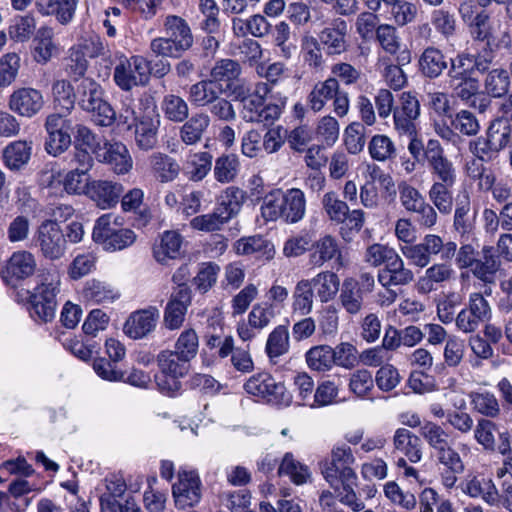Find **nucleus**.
Here are the masks:
<instances>
[{"label":"nucleus","mask_w":512,"mask_h":512,"mask_svg":"<svg viewBox=\"0 0 512 512\" xmlns=\"http://www.w3.org/2000/svg\"><path fill=\"white\" fill-rule=\"evenodd\" d=\"M306 212V199L302 190L291 188L282 192L275 190L263 199L261 214L266 221L282 219L286 223H297Z\"/></svg>","instance_id":"obj_1"},{"label":"nucleus","mask_w":512,"mask_h":512,"mask_svg":"<svg viewBox=\"0 0 512 512\" xmlns=\"http://www.w3.org/2000/svg\"><path fill=\"white\" fill-rule=\"evenodd\" d=\"M76 102L98 126L108 127L115 122V111L104 99V90L93 78L75 79Z\"/></svg>","instance_id":"obj_2"},{"label":"nucleus","mask_w":512,"mask_h":512,"mask_svg":"<svg viewBox=\"0 0 512 512\" xmlns=\"http://www.w3.org/2000/svg\"><path fill=\"white\" fill-rule=\"evenodd\" d=\"M457 244L454 241H444L436 234H427L417 244H407L401 247L402 254L416 267H427L434 256L444 262L451 261L456 253Z\"/></svg>","instance_id":"obj_3"},{"label":"nucleus","mask_w":512,"mask_h":512,"mask_svg":"<svg viewBox=\"0 0 512 512\" xmlns=\"http://www.w3.org/2000/svg\"><path fill=\"white\" fill-rule=\"evenodd\" d=\"M156 362L159 372L154 379L159 390L169 395L178 392L181 389L180 379L189 373L190 363L168 349L158 353Z\"/></svg>","instance_id":"obj_4"},{"label":"nucleus","mask_w":512,"mask_h":512,"mask_svg":"<svg viewBox=\"0 0 512 512\" xmlns=\"http://www.w3.org/2000/svg\"><path fill=\"white\" fill-rule=\"evenodd\" d=\"M512 128L504 126L499 129V121L492 120L483 135L476 136L469 140L468 151L473 157L491 162L498 158L509 141Z\"/></svg>","instance_id":"obj_5"},{"label":"nucleus","mask_w":512,"mask_h":512,"mask_svg":"<svg viewBox=\"0 0 512 512\" xmlns=\"http://www.w3.org/2000/svg\"><path fill=\"white\" fill-rule=\"evenodd\" d=\"M60 280L57 276L43 275L41 282L30 295V314L43 322H50L55 317Z\"/></svg>","instance_id":"obj_6"},{"label":"nucleus","mask_w":512,"mask_h":512,"mask_svg":"<svg viewBox=\"0 0 512 512\" xmlns=\"http://www.w3.org/2000/svg\"><path fill=\"white\" fill-rule=\"evenodd\" d=\"M353 463L351 448L346 445L333 448L331 459L321 463V472L335 491L339 489V482L356 480V474L351 467Z\"/></svg>","instance_id":"obj_7"},{"label":"nucleus","mask_w":512,"mask_h":512,"mask_svg":"<svg viewBox=\"0 0 512 512\" xmlns=\"http://www.w3.org/2000/svg\"><path fill=\"white\" fill-rule=\"evenodd\" d=\"M149 62L141 56L131 58L121 57L114 68L113 79L116 85L124 91L133 87L143 86L149 80Z\"/></svg>","instance_id":"obj_8"},{"label":"nucleus","mask_w":512,"mask_h":512,"mask_svg":"<svg viewBox=\"0 0 512 512\" xmlns=\"http://www.w3.org/2000/svg\"><path fill=\"white\" fill-rule=\"evenodd\" d=\"M433 183L454 186L457 181V171L444 149L437 140H429L424 151Z\"/></svg>","instance_id":"obj_9"},{"label":"nucleus","mask_w":512,"mask_h":512,"mask_svg":"<svg viewBox=\"0 0 512 512\" xmlns=\"http://www.w3.org/2000/svg\"><path fill=\"white\" fill-rule=\"evenodd\" d=\"M34 241L47 259L57 260L65 254L67 243L65 234L54 220H45L38 226Z\"/></svg>","instance_id":"obj_10"},{"label":"nucleus","mask_w":512,"mask_h":512,"mask_svg":"<svg viewBox=\"0 0 512 512\" xmlns=\"http://www.w3.org/2000/svg\"><path fill=\"white\" fill-rule=\"evenodd\" d=\"M244 388L248 394L261 397L268 403L288 405L291 400L285 385L282 382H277L268 373L253 375L245 383Z\"/></svg>","instance_id":"obj_11"},{"label":"nucleus","mask_w":512,"mask_h":512,"mask_svg":"<svg viewBox=\"0 0 512 512\" xmlns=\"http://www.w3.org/2000/svg\"><path fill=\"white\" fill-rule=\"evenodd\" d=\"M453 95L461 102L469 105L480 114L487 112L491 100L480 92V81L476 77H465L449 80Z\"/></svg>","instance_id":"obj_12"},{"label":"nucleus","mask_w":512,"mask_h":512,"mask_svg":"<svg viewBox=\"0 0 512 512\" xmlns=\"http://www.w3.org/2000/svg\"><path fill=\"white\" fill-rule=\"evenodd\" d=\"M96 158L107 164L118 175L127 174L133 167L128 148L118 141H106L103 147L96 151Z\"/></svg>","instance_id":"obj_13"},{"label":"nucleus","mask_w":512,"mask_h":512,"mask_svg":"<svg viewBox=\"0 0 512 512\" xmlns=\"http://www.w3.org/2000/svg\"><path fill=\"white\" fill-rule=\"evenodd\" d=\"M124 191L122 184L110 180H91L86 187V196L98 208L111 209L117 205Z\"/></svg>","instance_id":"obj_14"},{"label":"nucleus","mask_w":512,"mask_h":512,"mask_svg":"<svg viewBox=\"0 0 512 512\" xmlns=\"http://www.w3.org/2000/svg\"><path fill=\"white\" fill-rule=\"evenodd\" d=\"M36 266V259L29 251L14 252L1 272L2 278L7 284L15 285L16 282L32 276Z\"/></svg>","instance_id":"obj_15"},{"label":"nucleus","mask_w":512,"mask_h":512,"mask_svg":"<svg viewBox=\"0 0 512 512\" xmlns=\"http://www.w3.org/2000/svg\"><path fill=\"white\" fill-rule=\"evenodd\" d=\"M201 483L194 472L179 473L178 481L172 486L175 504L180 509L197 504L201 498Z\"/></svg>","instance_id":"obj_16"},{"label":"nucleus","mask_w":512,"mask_h":512,"mask_svg":"<svg viewBox=\"0 0 512 512\" xmlns=\"http://www.w3.org/2000/svg\"><path fill=\"white\" fill-rule=\"evenodd\" d=\"M348 26L346 21L337 18L319 34L320 43L329 56L341 55L348 50Z\"/></svg>","instance_id":"obj_17"},{"label":"nucleus","mask_w":512,"mask_h":512,"mask_svg":"<svg viewBox=\"0 0 512 512\" xmlns=\"http://www.w3.org/2000/svg\"><path fill=\"white\" fill-rule=\"evenodd\" d=\"M245 200V192L238 187H228L220 195L217 206L211 212L218 229L236 216Z\"/></svg>","instance_id":"obj_18"},{"label":"nucleus","mask_w":512,"mask_h":512,"mask_svg":"<svg viewBox=\"0 0 512 512\" xmlns=\"http://www.w3.org/2000/svg\"><path fill=\"white\" fill-rule=\"evenodd\" d=\"M245 200V192L238 187H228L220 195L217 206L211 212L218 229L236 216Z\"/></svg>","instance_id":"obj_19"},{"label":"nucleus","mask_w":512,"mask_h":512,"mask_svg":"<svg viewBox=\"0 0 512 512\" xmlns=\"http://www.w3.org/2000/svg\"><path fill=\"white\" fill-rule=\"evenodd\" d=\"M442 484L452 488L457 482L458 475L465 470L464 462L453 445L435 454Z\"/></svg>","instance_id":"obj_20"},{"label":"nucleus","mask_w":512,"mask_h":512,"mask_svg":"<svg viewBox=\"0 0 512 512\" xmlns=\"http://www.w3.org/2000/svg\"><path fill=\"white\" fill-rule=\"evenodd\" d=\"M44 106L42 93L34 88H20L12 93L9 107L20 116L31 118Z\"/></svg>","instance_id":"obj_21"},{"label":"nucleus","mask_w":512,"mask_h":512,"mask_svg":"<svg viewBox=\"0 0 512 512\" xmlns=\"http://www.w3.org/2000/svg\"><path fill=\"white\" fill-rule=\"evenodd\" d=\"M500 268L501 260L495 248L492 246H483L481 251L477 253V259L471 272L475 278L484 284H493Z\"/></svg>","instance_id":"obj_22"},{"label":"nucleus","mask_w":512,"mask_h":512,"mask_svg":"<svg viewBox=\"0 0 512 512\" xmlns=\"http://www.w3.org/2000/svg\"><path fill=\"white\" fill-rule=\"evenodd\" d=\"M159 318L156 307L136 311L132 313L124 325V332L132 339H140L154 330Z\"/></svg>","instance_id":"obj_23"},{"label":"nucleus","mask_w":512,"mask_h":512,"mask_svg":"<svg viewBox=\"0 0 512 512\" xmlns=\"http://www.w3.org/2000/svg\"><path fill=\"white\" fill-rule=\"evenodd\" d=\"M482 86L484 89L482 93L487 98H504L510 93L512 86L510 74L502 67L493 68L485 74Z\"/></svg>","instance_id":"obj_24"},{"label":"nucleus","mask_w":512,"mask_h":512,"mask_svg":"<svg viewBox=\"0 0 512 512\" xmlns=\"http://www.w3.org/2000/svg\"><path fill=\"white\" fill-rule=\"evenodd\" d=\"M165 36L174 46L185 52L193 44V36L186 21L175 15L166 17L164 22Z\"/></svg>","instance_id":"obj_25"},{"label":"nucleus","mask_w":512,"mask_h":512,"mask_svg":"<svg viewBox=\"0 0 512 512\" xmlns=\"http://www.w3.org/2000/svg\"><path fill=\"white\" fill-rule=\"evenodd\" d=\"M210 123L211 118L207 113L199 111L192 114L180 127L179 137L181 141L186 145L199 143L209 128Z\"/></svg>","instance_id":"obj_26"},{"label":"nucleus","mask_w":512,"mask_h":512,"mask_svg":"<svg viewBox=\"0 0 512 512\" xmlns=\"http://www.w3.org/2000/svg\"><path fill=\"white\" fill-rule=\"evenodd\" d=\"M159 125V115H144L139 119L135 127V141L139 149L149 151L156 147Z\"/></svg>","instance_id":"obj_27"},{"label":"nucleus","mask_w":512,"mask_h":512,"mask_svg":"<svg viewBox=\"0 0 512 512\" xmlns=\"http://www.w3.org/2000/svg\"><path fill=\"white\" fill-rule=\"evenodd\" d=\"M421 74L429 79L440 77L448 69V62L444 53L434 47L429 46L424 49L418 61Z\"/></svg>","instance_id":"obj_28"},{"label":"nucleus","mask_w":512,"mask_h":512,"mask_svg":"<svg viewBox=\"0 0 512 512\" xmlns=\"http://www.w3.org/2000/svg\"><path fill=\"white\" fill-rule=\"evenodd\" d=\"M311 247L310 263L313 266L320 267L334 258L341 264V249L335 237L324 235L312 243Z\"/></svg>","instance_id":"obj_29"},{"label":"nucleus","mask_w":512,"mask_h":512,"mask_svg":"<svg viewBox=\"0 0 512 512\" xmlns=\"http://www.w3.org/2000/svg\"><path fill=\"white\" fill-rule=\"evenodd\" d=\"M223 93L221 84H217L212 78L200 80L192 84L188 89V100L195 107L208 106L218 99Z\"/></svg>","instance_id":"obj_30"},{"label":"nucleus","mask_w":512,"mask_h":512,"mask_svg":"<svg viewBox=\"0 0 512 512\" xmlns=\"http://www.w3.org/2000/svg\"><path fill=\"white\" fill-rule=\"evenodd\" d=\"M394 449L412 463H417L422 458V445L419 436L406 428H398L393 437Z\"/></svg>","instance_id":"obj_31"},{"label":"nucleus","mask_w":512,"mask_h":512,"mask_svg":"<svg viewBox=\"0 0 512 512\" xmlns=\"http://www.w3.org/2000/svg\"><path fill=\"white\" fill-rule=\"evenodd\" d=\"M32 154V142L18 140L8 144L2 153L4 164L10 170L18 171L28 164Z\"/></svg>","instance_id":"obj_32"},{"label":"nucleus","mask_w":512,"mask_h":512,"mask_svg":"<svg viewBox=\"0 0 512 512\" xmlns=\"http://www.w3.org/2000/svg\"><path fill=\"white\" fill-rule=\"evenodd\" d=\"M454 270L448 262L435 263L425 270L419 278L416 287L420 293H429L434 290V284L443 283L452 279Z\"/></svg>","instance_id":"obj_33"},{"label":"nucleus","mask_w":512,"mask_h":512,"mask_svg":"<svg viewBox=\"0 0 512 512\" xmlns=\"http://www.w3.org/2000/svg\"><path fill=\"white\" fill-rule=\"evenodd\" d=\"M78 0H37L36 5L43 15H54L61 24L69 23L76 10Z\"/></svg>","instance_id":"obj_34"},{"label":"nucleus","mask_w":512,"mask_h":512,"mask_svg":"<svg viewBox=\"0 0 512 512\" xmlns=\"http://www.w3.org/2000/svg\"><path fill=\"white\" fill-rule=\"evenodd\" d=\"M313 291L322 303H327L334 299L339 291L340 280L337 274L331 271L318 273L312 279H307Z\"/></svg>","instance_id":"obj_35"},{"label":"nucleus","mask_w":512,"mask_h":512,"mask_svg":"<svg viewBox=\"0 0 512 512\" xmlns=\"http://www.w3.org/2000/svg\"><path fill=\"white\" fill-rule=\"evenodd\" d=\"M149 163L154 176L162 183L171 182L179 175V164L165 153H153L149 157Z\"/></svg>","instance_id":"obj_36"},{"label":"nucleus","mask_w":512,"mask_h":512,"mask_svg":"<svg viewBox=\"0 0 512 512\" xmlns=\"http://www.w3.org/2000/svg\"><path fill=\"white\" fill-rule=\"evenodd\" d=\"M341 307L350 315L360 313L363 307V292L358 282L353 279L345 280L339 295Z\"/></svg>","instance_id":"obj_37"},{"label":"nucleus","mask_w":512,"mask_h":512,"mask_svg":"<svg viewBox=\"0 0 512 512\" xmlns=\"http://www.w3.org/2000/svg\"><path fill=\"white\" fill-rule=\"evenodd\" d=\"M450 123L460 137H476L481 131V124L476 114L468 109H461L449 115Z\"/></svg>","instance_id":"obj_38"},{"label":"nucleus","mask_w":512,"mask_h":512,"mask_svg":"<svg viewBox=\"0 0 512 512\" xmlns=\"http://www.w3.org/2000/svg\"><path fill=\"white\" fill-rule=\"evenodd\" d=\"M339 83L336 78L330 77L325 81L318 82L308 95V106L314 112L321 111L326 101L331 100L337 93Z\"/></svg>","instance_id":"obj_39"},{"label":"nucleus","mask_w":512,"mask_h":512,"mask_svg":"<svg viewBox=\"0 0 512 512\" xmlns=\"http://www.w3.org/2000/svg\"><path fill=\"white\" fill-rule=\"evenodd\" d=\"M182 237L176 231H166L162 235L159 245L154 246L153 254L157 262L166 264L169 259L180 255Z\"/></svg>","instance_id":"obj_40"},{"label":"nucleus","mask_w":512,"mask_h":512,"mask_svg":"<svg viewBox=\"0 0 512 512\" xmlns=\"http://www.w3.org/2000/svg\"><path fill=\"white\" fill-rule=\"evenodd\" d=\"M473 214L471 208V198L467 192L456 198V207L454 212L453 227L460 235H465L472 230Z\"/></svg>","instance_id":"obj_41"},{"label":"nucleus","mask_w":512,"mask_h":512,"mask_svg":"<svg viewBox=\"0 0 512 512\" xmlns=\"http://www.w3.org/2000/svg\"><path fill=\"white\" fill-rule=\"evenodd\" d=\"M420 435L433 450L434 455L453 445L447 431L435 422H425L419 430Z\"/></svg>","instance_id":"obj_42"},{"label":"nucleus","mask_w":512,"mask_h":512,"mask_svg":"<svg viewBox=\"0 0 512 512\" xmlns=\"http://www.w3.org/2000/svg\"><path fill=\"white\" fill-rule=\"evenodd\" d=\"M119 217L112 213L104 214L100 216L95 223L93 228L92 238L93 240L102 245L106 250L108 241L111 240L116 231L121 227L122 223L119 222Z\"/></svg>","instance_id":"obj_43"},{"label":"nucleus","mask_w":512,"mask_h":512,"mask_svg":"<svg viewBox=\"0 0 512 512\" xmlns=\"http://www.w3.org/2000/svg\"><path fill=\"white\" fill-rule=\"evenodd\" d=\"M161 109L165 118L174 123H182L189 116L188 103L179 95H165L161 102Z\"/></svg>","instance_id":"obj_44"},{"label":"nucleus","mask_w":512,"mask_h":512,"mask_svg":"<svg viewBox=\"0 0 512 512\" xmlns=\"http://www.w3.org/2000/svg\"><path fill=\"white\" fill-rule=\"evenodd\" d=\"M306 362L310 369L318 372L328 371L334 364L332 347L317 345L306 352Z\"/></svg>","instance_id":"obj_45"},{"label":"nucleus","mask_w":512,"mask_h":512,"mask_svg":"<svg viewBox=\"0 0 512 512\" xmlns=\"http://www.w3.org/2000/svg\"><path fill=\"white\" fill-rule=\"evenodd\" d=\"M383 16L393 20L397 25L404 26L414 21L417 15V7L404 0H396L383 10Z\"/></svg>","instance_id":"obj_46"},{"label":"nucleus","mask_w":512,"mask_h":512,"mask_svg":"<svg viewBox=\"0 0 512 512\" xmlns=\"http://www.w3.org/2000/svg\"><path fill=\"white\" fill-rule=\"evenodd\" d=\"M241 66L233 59H220L215 62L210 71V77L217 83L230 84L237 80L241 74Z\"/></svg>","instance_id":"obj_47"},{"label":"nucleus","mask_w":512,"mask_h":512,"mask_svg":"<svg viewBox=\"0 0 512 512\" xmlns=\"http://www.w3.org/2000/svg\"><path fill=\"white\" fill-rule=\"evenodd\" d=\"M239 166V160L235 154H223L215 161L214 177L220 183L233 182L238 175Z\"/></svg>","instance_id":"obj_48"},{"label":"nucleus","mask_w":512,"mask_h":512,"mask_svg":"<svg viewBox=\"0 0 512 512\" xmlns=\"http://www.w3.org/2000/svg\"><path fill=\"white\" fill-rule=\"evenodd\" d=\"M54 102L70 113L76 103V89L70 81L65 79L56 80L52 85Z\"/></svg>","instance_id":"obj_49"},{"label":"nucleus","mask_w":512,"mask_h":512,"mask_svg":"<svg viewBox=\"0 0 512 512\" xmlns=\"http://www.w3.org/2000/svg\"><path fill=\"white\" fill-rule=\"evenodd\" d=\"M313 301L314 292L307 279L297 282L293 292V311L302 316L307 315L312 311Z\"/></svg>","instance_id":"obj_50"},{"label":"nucleus","mask_w":512,"mask_h":512,"mask_svg":"<svg viewBox=\"0 0 512 512\" xmlns=\"http://www.w3.org/2000/svg\"><path fill=\"white\" fill-rule=\"evenodd\" d=\"M322 206L328 218L337 224L344 223L349 211V206L341 200L337 193L327 192L322 197Z\"/></svg>","instance_id":"obj_51"},{"label":"nucleus","mask_w":512,"mask_h":512,"mask_svg":"<svg viewBox=\"0 0 512 512\" xmlns=\"http://www.w3.org/2000/svg\"><path fill=\"white\" fill-rule=\"evenodd\" d=\"M198 348L199 339L197 333L193 329H186L179 335L172 352L190 363L196 357Z\"/></svg>","instance_id":"obj_52"},{"label":"nucleus","mask_w":512,"mask_h":512,"mask_svg":"<svg viewBox=\"0 0 512 512\" xmlns=\"http://www.w3.org/2000/svg\"><path fill=\"white\" fill-rule=\"evenodd\" d=\"M289 350V332L286 326H277L268 336L266 352L270 359L282 356Z\"/></svg>","instance_id":"obj_53"},{"label":"nucleus","mask_w":512,"mask_h":512,"mask_svg":"<svg viewBox=\"0 0 512 512\" xmlns=\"http://www.w3.org/2000/svg\"><path fill=\"white\" fill-rule=\"evenodd\" d=\"M398 256L397 252L383 244L375 243L367 247L364 255L366 263L373 267H379L385 264L386 268L390 265V262Z\"/></svg>","instance_id":"obj_54"},{"label":"nucleus","mask_w":512,"mask_h":512,"mask_svg":"<svg viewBox=\"0 0 512 512\" xmlns=\"http://www.w3.org/2000/svg\"><path fill=\"white\" fill-rule=\"evenodd\" d=\"M453 186H444V184L432 183L428 196L430 201L441 214H450L453 207L452 197Z\"/></svg>","instance_id":"obj_55"},{"label":"nucleus","mask_w":512,"mask_h":512,"mask_svg":"<svg viewBox=\"0 0 512 512\" xmlns=\"http://www.w3.org/2000/svg\"><path fill=\"white\" fill-rule=\"evenodd\" d=\"M279 475L290 476L296 485L304 484L310 476L308 468L294 460L291 453H286L278 469Z\"/></svg>","instance_id":"obj_56"},{"label":"nucleus","mask_w":512,"mask_h":512,"mask_svg":"<svg viewBox=\"0 0 512 512\" xmlns=\"http://www.w3.org/2000/svg\"><path fill=\"white\" fill-rule=\"evenodd\" d=\"M369 153L374 160L386 161L396 156V148L386 135H375L369 142Z\"/></svg>","instance_id":"obj_57"},{"label":"nucleus","mask_w":512,"mask_h":512,"mask_svg":"<svg viewBox=\"0 0 512 512\" xmlns=\"http://www.w3.org/2000/svg\"><path fill=\"white\" fill-rule=\"evenodd\" d=\"M474 72L475 70L470 60V52H459L449 61V67L447 69V76L449 80L473 77L472 75Z\"/></svg>","instance_id":"obj_58"},{"label":"nucleus","mask_w":512,"mask_h":512,"mask_svg":"<svg viewBox=\"0 0 512 512\" xmlns=\"http://www.w3.org/2000/svg\"><path fill=\"white\" fill-rule=\"evenodd\" d=\"M219 272L220 267L216 263H202L196 276L193 278L196 289L201 293L209 291L215 285Z\"/></svg>","instance_id":"obj_59"},{"label":"nucleus","mask_w":512,"mask_h":512,"mask_svg":"<svg viewBox=\"0 0 512 512\" xmlns=\"http://www.w3.org/2000/svg\"><path fill=\"white\" fill-rule=\"evenodd\" d=\"M474 41L490 42L493 37V29L490 24V16L485 10L478 12L468 24Z\"/></svg>","instance_id":"obj_60"},{"label":"nucleus","mask_w":512,"mask_h":512,"mask_svg":"<svg viewBox=\"0 0 512 512\" xmlns=\"http://www.w3.org/2000/svg\"><path fill=\"white\" fill-rule=\"evenodd\" d=\"M35 28L36 21L31 14L18 16L9 27V35L17 42H25L34 34Z\"/></svg>","instance_id":"obj_61"},{"label":"nucleus","mask_w":512,"mask_h":512,"mask_svg":"<svg viewBox=\"0 0 512 512\" xmlns=\"http://www.w3.org/2000/svg\"><path fill=\"white\" fill-rule=\"evenodd\" d=\"M87 68L88 61L83 52L76 46L70 48L69 55L66 58L65 71L73 79V82H75V79L85 78Z\"/></svg>","instance_id":"obj_62"},{"label":"nucleus","mask_w":512,"mask_h":512,"mask_svg":"<svg viewBox=\"0 0 512 512\" xmlns=\"http://www.w3.org/2000/svg\"><path fill=\"white\" fill-rule=\"evenodd\" d=\"M82 295L86 300L93 301L95 303L110 302L114 298L113 290L103 282L95 279L86 282Z\"/></svg>","instance_id":"obj_63"},{"label":"nucleus","mask_w":512,"mask_h":512,"mask_svg":"<svg viewBox=\"0 0 512 512\" xmlns=\"http://www.w3.org/2000/svg\"><path fill=\"white\" fill-rule=\"evenodd\" d=\"M496 424L488 419H480L474 430L476 441L483 446L485 450L496 451V443L494 433L496 432Z\"/></svg>","instance_id":"obj_64"}]
</instances>
